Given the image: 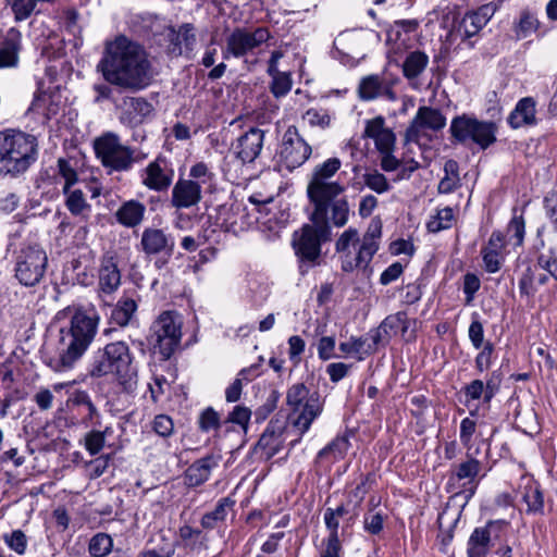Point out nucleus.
I'll return each mask as SVG.
<instances>
[{
  "instance_id": "obj_1",
  "label": "nucleus",
  "mask_w": 557,
  "mask_h": 557,
  "mask_svg": "<svg viewBox=\"0 0 557 557\" xmlns=\"http://www.w3.org/2000/svg\"><path fill=\"white\" fill-rule=\"evenodd\" d=\"M98 69L109 84L132 91L149 86L153 76L144 48L124 36L108 45Z\"/></svg>"
},
{
  "instance_id": "obj_2",
  "label": "nucleus",
  "mask_w": 557,
  "mask_h": 557,
  "mask_svg": "<svg viewBox=\"0 0 557 557\" xmlns=\"http://www.w3.org/2000/svg\"><path fill=\"white\" fill-rule=\"evenodd\" d=\"M39 144L36 136L15 128L0 132V177L17 178L37 161Z\"/></svg>"
},
{
  "instance_id": "obj_3",
  "label": "nucleus",
  "mask_w": 557,
  "mask_h": 557,
  "mask_svg": "<svg viewBox=\"0 0 557 557\" xmlns=\"http://www.w3.org/2000/svg\"><path fill=\"white\" fill-rule=\"evenodd\" d=\"M87 372L94 379L113 375L127 393L137 386V369L133 364L128 346L123 342L110 343L96 350Z\"/></svg>"
},
{
  "instance_id": "obj_4",
  "label": "nucleus",
  "mask_w": 557,
  "mask_h": 557,
  "mask_svg": "<svg viewBox=\"0 0 557 557\" xmlns=\"http://www.w3.org/2000/svg\"><path fill=\"white\" fill-rule=\"evenodd\" d=\"M332 231L329 225L320 226L305 224L295 231L292 247L300 263V269L313 268L321 262V245L331 239Z\"/></svg>"
},
{
  "instance_id": "obj_5",
  "label": "nucleus",
  "mask_w": 557,
  "mask_h": 557,
  "mask_svg": "<svg viewBox=\"0 0 557 557\" xmlns=\"http://www.w3.org/2000/svg\"><path fill=\"white\" fill-rule=\"evenodd\" d=\"M496 124L491 121H480L473 115L455 116L449 126L451 137L459 144H476L486 149L496 141Z\"/></svg>"
},
{
  "instance_id": "obj_6",
  "label": "nucleus",
  "mask_w": 557,
  "mask_h": 557,
  "mask_svg": "<svg viewBox=\"0 0 557 557\" xmlns=\"http://www.w3.org/2000/svg\"><path fill=\"white\" fill-rule=\"evenodd\" d=\"M341 166L342 161L338 158H330L313 168L307 186L310 202H319L321 207L324 199L343 195L344 185L333 180Z\"/></svg>"
},
{
  "instance_id": "obj_7",
  "label": "nucleus",
  "mask_w": 557,
  "mask_h": 557,
  "mask_svg": "<svg viewBox=\"0 0 557 557\" xmlns=\"http://www.w3.org/2000/svg\"><path fill=\"white\" fill-rule=\"evenodd\" d=\"M287 405L298 412L294 424L305 434L323 410V400L318 392L310 393L304 383L292 385L286 395Z\"/></svg>"
},
{
  "instance_id": "obj_8",
  "label": "nucleus",
  "mask_w": 557,
  "mask_h": 557,
  "mask_svg": "<svg viewBox=\"0 0 557 557\" xmlns=\"http://www.w3.org/2000/svg\"><path fill=\"white\" fill-rule=\"evenodd\" d=\"M94 149L101 164L110 172L128 171L136 161L135 151L124 146L114 133H106L94 141Z\"/></svg>"
},
{
  "instance_id": "obj_9",
  "label": "nucleus",
  "mask_w": 557,
  "mask_h": 557,
  "mask_svg": "<svg viewBox=\"0 0 557 557\" xmlns=\"http://www.w3.org/2000/svg\"><path fill=\"white\" fill-rule=\"evenodd\" d=\"M47 264V253L39 245H24L16 252L15 277L25 286H35L42 280Z\"/></svg>"
},
{
  "instance_id": "obj_10",
  "label": "nucleus",
  "mask_w": 557,
  "mask_h": 557,
  "mask_svg": "<svg viewBox=\"0 0 557 557\" xmlns=\"http://www.w3.org/2000/svg\"><path fill=\"white\" fill-rule=\"evenodd\" d=\"M182 321L180 315H159L151 326L150 343L154 354H159L163 360L169 359L182 337Z\"/></svg>"
},
{
  "instance_id": "obj_11",
  "label": "nucleus",
  "mask_w": 557,
  "mask_h": 557,
  "mask_svg": "<svg viewBox=\"0 0 557 557\" xmlns=\"http://www.w3.org/2000/svg\"><path fill=\"white\" fill-rule=\"evenodd\" d=\"M381 234V224H371L367 232L363 234L360 245H358L356 249L349 250L348 253H345L342 257V270L344 272H366L373 256L380 248L379 239Z\"/></svg>"
},
{
  "instance_id": "obj_12",
  "label": "nucleus",
  "mask_w": 557,
  "mask_h": 557,
  "mask_svg": "<svg viewBox=\"0 0 557 557\" xmlns=\"http://www.w3.org/2000/svg\"><path fill=\"white\" fill-rule=\"evenodd\" d=\"M271 38L270 32L265 27L255 29L246 27H236L225 39V49L223 55L243 58Z\"/></svg>"
},
{
  "instance_id": "obj_13",
  "label": "nucleus",
  "mask_w": 557,
  "mask_h": 557,
  "mask_svg": "<svg viewBox=\"0 0 557 557\" xmlns=\"http://www.w3.org/2000/svg\"><path fill=\"white\" fill-rule=\"evenodd\" d=\"M509 522L506 520H488L484 525L476 527L467 542V557H486L494 545V541L500 539Z\"/></svg>"
},
{
  "instance_id": "obj_14",
  "label": "nucleus",
  "mask_w": 557,
  "mask_h": 557,
  "mask_svg": "<svg viewBox=\"0 0 557 557\" xmlns=\"http://www.w3.org/2000/svg\"><path fill=\"white\" fill-rule=\"evenodd\" d=\"M311 203L313 205L311 221L315 225H329L331 227L330 224H332L335 227H343L347 224L350 209L345 197L326 198L321 207L319 202Z\"/></svg>"
},
{
  "instance_id": "obj_15",
  "label": "nucleus",
  "mask_w": 557,
  "mask_h": 557,
  "mask_svg": "<svg viewBox=\"0 0 557 557\" xmlns=\"http://www.w3.org/2000/svg\"><path fill=\"white\" fill-rule=\"evenodd\" d=\"M445 125L446 117L438 109L422 106L406 129L405 139L407 143H419L421 138L428 137V131L438 132Z\"/></svg>"
},
{
  "instance_id": "obj_16",
  "label": "nucleus",
  "mask_w": 557,
  "mask_h": 557,
  "mask_svg": "<svg viewBox=\"0 0 557 557\" xmlns=\"http://www.w3.org/2000/svg\"><path fill=\"white\" fill-rule=\"evenodd\" d=\"M86 351L87 348L83 344L71 338L62 329L57 354L49 357L46 364L54 372H66L75 367Z\"/></svg>"
},
{
  "instance_id": "obj_17",
  "label": "nucleus",
  "mask_w": 557,
  "mask_h": 557,
  "mask_svg": "<svg viewBox=\"0 0 557 557\" xmlns=\"http://www.w3.org/2000/svg\"><path fill=\"white\" fill-rule=\"evenodd\" d=\"M311 146L300 136L297 128L290 126L283 136L281 158L288 170L302 165L311 156Z\"/></svg>"
},
{
  "instance_id": "obj_18",
  "label": "nucleus",
  "mask_w": 557,
  "mask_h": 557,
  "mask_svg": "<svg viewBox=\"0 0 557 557\" xmlns=\"http://www.w3.org/2000/svg\"><path fill=\"white\" fill-rule=\"evenodd\" d=\"M265 132L258 127H250L240 135L233 149L237 159L243 163L253 162L261 153L264 145Z\"/></svg>"
},
{
  "instance_id": "obj_19",
  "label": "nucleus",
  "mask_w": 557,
  "mask_h": 557,
  "mask_svg": "<svg viewBox=\"0 0 557 557\" xmlns=\"http://www.w3.org/2000/svg\"><path fill=\"white\" fill-rule=\"evenodd\" d=\"M397 79L387 78L385 75H369L363 77L358 86V94L362 100H373L379 97H385L388 100H396V94L393 89Z\"/></svg>"
},
{
  "instance_id": "obj_20",
  "label": "nucleus",
  "mask_w": 557,
  "mask_h": 557,
  "mask_svg": "<svg viewBox=\"0 0 557 557\" xmlns=\"http://www.w3.org/2000/svg\"><path fill=\"white\" fill-rule=\"evenodd\" d=\"M201 200L199 182L180 178L172 188L171 205L177 210L197 206Z\"/></svg>"
},
{
  "instance_id": "obj_21",
  "label": "nucleus",
  "mask_w": 557,
  "mask_h": 557,
  "mask_svg": "<svg viewBox=\"0 0 557 557\" xmlns=\"http://www.w3.org/2000/svg\"><path fill=\"white\" fill-rule=\"evenodd\" d=\"M222 456L211 453L194 461L185 471V483L190 487H197L207 482L213 469L218 468Z\"/></svg>"
},
{
  "instance_id": "obj_22",
  "label": "nucleus",
  "mask_w": 557,
  "mask_h": 557,
  "mask_svg": "<svg viewBox=\"0 0 557 557\" xmlns=\"http://www.w3.org/2000/svg\"><path fill=\"white\" fill-rule=\"evenodd\" d=\"M22 51V33L15 28H9L0 42V70L16 69L20 64Z\"/></svg>"
},
{
  "instance_id": "obj_23",
  "label": "nucleus",
  "mask_w": 557,
  "mask_h": 557,
  "mask_svg": "<svg viewBox=\"0 0 557 557\" xmlns=\"http://www.w3.org/2000/svg\"><path fill=\"white\" fill-rule=\"evenodd\" d=\"M97 327V315H72L71 325L65 334L88 349L96 336Z\"/></svg>"
},
{
  "instance_id": "obj_24",
  "label": "nucleus",
  "mask_w": 557,
  "mask_h": 557,
  "mask_svg": "<svg viewBox=\"0 0 557 557\" xmlns=\"http://www.w3.org/2000/svg\"><path fill=\"white\" fill-rule=\"evenodd\" d=\"M63 106L62 95L59 90H40L34 98L29 111L50 120L59 114Z\"/></svg>"
},
{
  "instance_id": "obj_25",
  "label": "nucleus",
  "mask_w": 557,
  "mask_h": 557,
  "mask_svg": "<svg viewBox=\"0 0 557 557\" xmlns=\"http://www.w3.org/2000/svg\"><path fill=\"white\" fill-rule=\"evenodd\" d=\"M153 111L150 102L141 97H126L122 102L121 121L127 125L140 124Z\"/></svg>"
},
{
  "instance_id": "obj_26",
  "label": "nucleus",
  "mask_w": 557,
  "mask_h": 557,
  "mask_svg": "<svg viewBox=\"0 0 557 557\" xmlns=\"http://www.w3.org/2000/svg\"><path fill=\"white\" fill-rule=\"evenodd\" d=\"M172 180V171H168L165 161L158 158L146 166L143 184L149 189L160 191L166 189L171 185Z\"/></svg>"
},
{
  "instance_id": "obj_27",
  "label": "nucleus",
  "mask_w": 557,
  "mask_h": 557,
  "mask_svg": "<svg viewBox=\"0 0 557 557\" xmlns=\"http://www.w3.org/2000/svg\"><path fill=\"white\" fill-rule=\"evenodd\" d=\"M140 245L147 255H171L174 247L171 237L159 228H146L141 234Z\"/></svg>"
},
{
  "instance_id": "obj_28",
  "label": "nucleus",
  "mask_w": 557,
  "mask_h": 557,
  "mask_svg": "<svg viewBox=\"0 0 557 557\" xmlns=\"http://www.w3.org/2000/svg\"><path fill=\"white\" fill-rule=\"evenodd\" d=\"M98 285L101 295H111L121 285V272L112 256H106L101 261Z\"/></svg>"
},
{
  "instance_id": "obj_29",
  "label": "nucleus",
  "mask_w": 557,
  "mask_h": 557,
  "mask_svg": "<svg viewBox=\"0 0 557 557\" xmlns=\"http://www.w3.org/2000/svg\"><path fill=\"white\" fill-rule=\"evenodd\" d=\"M508 123L512 128L535 125L537 123L536 101L532 97L520 99L509 114Z\"/></svg>"
},
{
  "instance_id": "obj_30",
  "label": "nucleus",
  "mask_w": 557,
  "mask_h": 557,
  "mask_svg": "<svg viewBox=\"0 0 557 557\" xmlns=\"http://www.w3.org/2000/svg\"><path fill=\"white\" fill-rule=\"evenodd\" d=\"M411 327V321L407 315H386L383 322L374 332V342L386 344L392 335L400 333L406 336L408 330Z\"/></svg>"
},
{
  "instance_id": "obj_31",
  "label": "nucleus",
  "mask_w": 557,
  "mask_h": 557,
  "mask_svg": "<svg viewBox=\"0 0 557 557\" xmlns=\"http://www.w3.org/2000/svg\"><path fill=\"white\" fill-rule=\"evenodd\" d=\"M380 342H374V332L371 330L363 336L350 337L348 341L339 344L338 348L342 352L347 355H359V359H362V355L369 356L376 351Z\"/></svg>"
},
{
  "instance_id": "obj_32",
  "label": "nucleus",
  "mask_w": 557,
  "mask_h": 557,
  "mask_svg": "<svg viewBox=\"0 0 557 557\" xmlns=\"http://www.w3.org/2000/svg\"><path fill=\"white\" fill-rule=\"evenodd\" d=\"M283 429L277 422L270 421L264 432L260 436L257 448L260 449L267 458L275 456L282 448Z\"/></svg>"
},
{
  "instance_id": "obj_33",
  "label": "nucleus",
  "mask_w": 557,
  "mask_h": 557,
  "mask_svg": "<svg viewBox=\"0 0 557 557\" xmlns=\"http://www.w3.org/2000/svg\"><path fill=\"white\" fill-rule=\"evenodd\" d=\"M145 212L146 207L141 202L129 200L117 209L115 216L123 226L135 227L141 223Z\"/></svg>"
},
{
  "instance_id": "obj_34",
  "label": "nucleus",
  "mask_w": 557,
  "mask_h": 557,
  "mask_svg": "<svg viewBox=\"0 0 557 557\" xmlns=\"http://www.w3.org/2000/svg\"><path fill=\"white\" fill-rule=\"evenodd\" d=\"M522 500L527 504L528 515H543L544 495L537 482L528 481L521 491Z\"/></svg>"
},
{
  "instance_id": "obj_35",
  "label": "nucleus",
  "mask_w": 557,
  "mask_h": 557,
  "mask_svg": "<svg viewBox=\"0 0 557 557\" xmlns=\"http://www.w3.org/2000/svg\"><path fill=\"white\" fill-rule=\"evenodd\" d=\"M235 505V500L231 497L220 498L214 509L205 513L201 518V527L206 530L214 529L219 522L226 519L227 512Z\"/></svg>"
},
{
  "instance_id": "obj_36",
  "label": "nucleus",
  "mask_w": 557,
  "mask_h": 557,
  "mask_svg": "<svg viewBox=\"0 0 557 557\" xmlns=\"http://www.w3.org/2000/svg\"><path fill=\"white\" fill-rule=\"evenodd\" d=\"M481 469V461L473 457L472 454L468 453L467 459L454 467L450 480H466L468 483H472L480 475Z\"/></svg>"
},
{
  "instance_id": "obj_37",
  "label": "nucleus",
  "mask_w": 557,
  "mask_h": 557,
  "mask_svg": "<svg viewBox=\"0 0 557 557\" xmlns=\"http://www.w3.org/2000/svg\"><path fill=\"white\" fill-rule=\"evenodd\" d=\"M349 448V441L346 436H336L330 444L322 448L317 456V462H333L344 458Z\"/></svg>"
},
{
  "instance_id": "obj_38",
  "label": "nucleus",
  "mask_w": 557,
  "mask_h": 557,
  "mask_svg": "<svg viewBox=\"0 0 557 557\" xmlns=\"http://www.w3.org/2000/svg\"><path fill=\"white\" fill-rule=\"evenodd\" d=\"M428 63L429 57L424 52H410L403 64L404 75L410 79L416 78L424 71Z\"/></svg>"
},
{
  "instance_id": "obj_39",
  "label": "nucleus",
  "mask_w": 557,
  "mask_h": 557,
  "mask_svg": "<svg viewBox=\"0 0 557 557\" xmlns=\"http://www.w3.org/2000/svg\"><path fill=\"white\" fill-rule=\"evenodd\" d=\"M66 195V208L73 215L87 216L91 210L90 205L87 202L85 195L81 189H69Z\"/></svg>"
},
{
  "instance_id": "obj_40",
  "label": "nucleus",
  "mask_w": 557,
  "mask_h": 557,
  "mask_svg": "<svg viewBox=\"0 0 557 557\" xmlns=\"http://www.w3.org/2000/svg\"><path fill=\"white\" fill-rule=\"evenodd\" d=\"M455 221L453 208L445 207L436 210V213L430 218L426 227L431 233H438L443 230L450 228Z\"/></svg>"
},
{
  "instance_id": "obj_41",
  "label": "nucleus",
  "mask_w": 557,
  "mask_h": 557,
  "mask_svg": "<svg viewBox=\"0 0 557 557\" xmlns=\"http://www.w3.org/2000/svg\"><path fill=\"white\" fill-rule=\"evenodd\" d=\"M444 172L445 176L440 181L437 189L441 194H448L454 191L460 182L458 163L454 160L446 161Z\"/></svg>"
},
{
  "instance_id": "obj_42",
  "label": "nucleus",
  "mask_w": 557,
  "mask_h": 557,
  "mask_svg": "<svg viewBox=\"0 0 557 557\" xmlns=\"http://www.w3.org/2000/svg\"><path fill=\"white\" fill-rule=\"evenodd\" d=\"M361 238L359 236V232L349 227L344 231L335 243V251L339 253L342 258L345 253H348L349 250L356 249L358 245H360Z\"/></svg>"
},
{
  "instance_id": "obj_43",
  "label": "nucleus",
  "mask_w": 557,
  "mask_h": 557,
  "mask_svg": "<svg viewBox=\"0 0 557 557\" xmlns=\"http://www.w3.org/2000/svg\"><path fill=\"white\" fill-rule=\"evenodd\" d=\"M113 547V540L107 533L95 534L89 542L88 552L92 557H104L110 554Z\"/></svg>"
},
{
  "instance_id": "obj_44",
  "label": "nucleus",
  "mask_w": 557,
  "mask_h": 557,
  "mask_svg": "<svg viewBox=\"0 0 557 557\" xmlns=\"http://www.w3.org/2000/svg\"><path fill=\"white\" fill-rule=\"evenodd\" d=\"M386 518L387 516L382 511L369 509L363 516V530L371 535L380 534L383 531Z\"/></svg>"
},
{
  "instance_id": "obj_45",
  "label": "nucleus",
  "mask_w": 557,
  "mask_h": 557,
  "mask_svg": "<svg viewBox=\"0 0 557 557\" xmlns=\"http://www.w3.org/2000/svg\"><path fill=\"white\" fill-rule=\"evenodd\" d=\"M110 433V428H106L103 431L92 430L85 435L84 446L86 450L95 456L103 448L106 443V436Z\"/></svg>"
},
{
  "instance_id": "obj_46",
  "label": "nucleus",
  "mask_w": 557,
  "mask_h": 557,
  "mask_svg": "<svg viewBox=\"0 0 557 557\" xmlns=\"http://www.w3.org/2000/svg\"><path fill=\"white\" fill-rule=\"evenodd\" d=\"M72 401L75 406L85 407L87 410V416L83 420L85 423L91 422L95 418L99 417V411L86 391H75L72 396Z\"/></svg>"
},
{
  "instance_id": "obj_47",
  "label": "nucleus",
  "mask_w": 557,
  "mask_h": 557,
  "mask_svg": "<svg viewBox=\"0 0 557 557\" xmlns=\"http://www.w3.org/2000/svg\"><path fill=\"white\" fill-rule=\"evenodd\" d=\"M362 180L367 187L377 194H384L391 189V185L385 175L376 170L364 173Z\"/></svg>"
},
{
  "instance_id": "obj_48",
  "label": "nucleus",
  "mask_w": 557,
  "mask_h": 557,
  "mask_svg": "<svg viewBox=\"0 0 557 557\" xmlns=\"http://www.w3.org/2000/svg\"><path fill=\"white\" fill-rule=\"evenodd\" d=\"M485 25L478 12L473 11L465 15L460 23L459 32H462L465 37L470 38L476 35Z\"/></svg>"
},
{
  "instance_id": "obj_49",
  "label": "nucleus",
  "mask_w": 557,
  "mask_h": 557,
  "mask_svg": "<svg viewBox=\"0 0 557 557\" xmlns=\"http://www.w3.org/2000/svg\"><path fill=\"white\" fill-rule=\"evenodd\" d=\"M171 40L175 46L184 45L186 50H193L196 42L194 26L191 24L182 25L177 33H173V38Z\"/></svg>"
},
{
  "instance_id": "obj_50",
  "label": "nucleus",
  "mask_w": 557,
  "mask_h": 557,
  "mask_svg": "<svg viewBox=\"0 0 557 557\" xmlns=\"http://www.w3.org/2000/svg\"><path fill=\"white\" fill-rule=\"evenodd\" d=\"M293 86V79L289 72L272 78L270 83V90L275 98L284 97L289 92Z\"/></svg>"
},
{
  "instance_id": "obj_51",
  "label": "nucleus",
  "mask_w": 557,
  "mask_h": 557,
  "mask_svg": "<svg viewBox=\"0 0 557 557\" xmlns=\"http://www.w3.org/2000/svg\"><path fill=\"white\" fill-rule=\"evenodd\" d=\"M4 543L16 554L23 555L27 548V537L21 530H14L3 535Z\"/></svg>"
},
{
  "instance_id": "obj_52",
  "label": "nucleus",
  "mask_w": 557,
  "mask_h": 557,
  "mask_svg": "<svg viewBox=\"0 0 557 557\" xmlns=\"http://www.w3.org/2000/svg\"><path fill=\"white\" fill-rule=\"evenodd\" d=\"M16 21H24L30 16L38 0H8Z\"/></svg>"
},
{
  "instance_id": "obj_53",
  "label": "nucleus",
  "mask_w": 557,
  "mask_h": 557,
  "mask_svg": "<svg viewBox=\"0 0 557 557\" xmlns=\"http://www.w3.org/2000/svg\"><path fill=\"white\" fill-rule=\"evenodd\" d=\"M58 170L60 176L64 180L63 193H67L72 185L77 182V172L65 159H59Z\"/></svg>"
},
{
  "instance_id": "obj_54",
  "label": "nucleus",
  "mask_w": 557,
  "mask_h": 557,
  "mask_svg": "<svg viewBox=\"0 0 557 557\" xmlns=\"http://www.w3.org/2000/svg\"><path fill=\"white\" fill-rule=\"evenodd\" d=\"M508 234L516 239V245H521L524 238L525 223L521 214L513 210L512 219L507 226Z\"/></svg>"
},
{
  "instance_id": "obj_55",
  "label": "nucleus",
  "mask_w": 557,
  "mask_h": 557,
  "mask_svg": "<svg viewBox=\"0 0 557 557\" xmlns=\"http://www.w3.org/2000/svg\"><path fill=\"white\" fill-rule=\"evenodd\" d=\"M539 22L534 15L531 13H523L520 17V21L517 25V36L519 38H525L530 34L534 33L537 29Z\"/></svg>"
},
{
  "instance_id": "obj_56",
  "label": "nucleus",
  "mask_w": 557,
  "mask_h": 557,
  "mask_svg": "<svg viewBox=\"0 0 557 557\" xmlns=\"http://www.w3.org/2000/svg\"><path fill=\"white\" fill-rule=\"evenodd\" d=\"M304 119L312 126H320L325 128L331 123V115L326 110L323 109H309Z\"/></svg>"
},
{
  "instance_id": "obj_57",
  "label": "nucleus",
  "mask_w": 557,
  "mask_h": 557,
  "mask_svg": "<svg viewBox=\"0 0 557 557\" xmlns=\"http://www.w3.org/2000/svg\"><path fill=\"white\" fill-rule=\"evenodd\" d=\"M251 418V410L245 406H235L228 414V421L238 424L245 432Z\"/></svg>"
},
{
  "instance_id": "obj_58",
  "label": "nucleus",
  "mask_w": 557,
  "mask_h": 557,
  "mask_svg": "<svg viewBox=\"0 0 557 557\" xmlns=\"http://www.w3.org/2000/svg\"><path fill=\"white\" fill-rule=\"evenodd\" d=\"M152 428L158 435L169 437L173 433L174 423L169 416L158 414L153 419Z\"/></svg>"
},
{
  "instance_id": "obj_59",
  "label": "nucleus",
  "mask_w": 557,
  "mask_h": 557,
  "mask_svg": "<svg viewBox=\"0 0 557 557\" xmlns=\"http://www.w3.org/2000/svg\"><path fill=\"white\" fill-rule=\"evenodd\" d=\"M199 426L205 432L219 429V426H220L219 413L215 410H213L212 408H207L200 414Z\"/></svg>"
},
{
  "instance_id": "obj_60",
  "label": "nucleus",
  "mask_w": 557,
  "mask_h": 557,
  "mask_svg": "<svg viewBox=\"0 0 557 557\" xmlns=\"http://www.w3.org/2000/svg\"><path fill=\"white\" fill-rule=\"evenodd\" d=\"M545 215L550 220L554 230L557 232V193L552 190L544 197Z\"/></svg>"
},
{
  "instance_id": "obj_61",
  "label": "nucleus",
  "mask_w": 557,
  "mask_h": 557,
  "mask_svg": "<svg viewBox=\"0 0 557 557\" xmlns=\"http://www.w3.org/2000/svg\"><path fill=\"white\" fill-rule=\"evenodd\" d=\"M385 120L383 116H375L371 120L366 121L363 137L375 139L385 129Z\"/></svg>"
},
{
  "instance_id": "obj_62",
  "label": "nucleus",
  "mask_w": 557,
  "mask_h": 557,
  "mask_svg": "<svg viewBox=\"0 0 557 557\" xmlns=\"http://www.w3.org/2000/svg\"><path fill=\"white\" fill-rule=\"evenodd\" d=\"M395 134L386 127L375 139L374 144L380 152H392L395 147Z\"/></svg>"
},
{
  "instance_id": "obj_63",
  "label": "nucleus",
  "mask_w": 557,
  "mask_h": 557,
  "mask_svg": "<svg viewBox=\"0 0 557 557\" xmlns=\"http://www.w3.org/2000/svg\"><path fill=\"white\" fill-rule=\"evenodd\" d=\"M519 288L522 294L531 295L536 289L535 269L528 267L519 280Z\"/></svg>"
},
{
  "instance_id": "obj_64",
  "label": "nucleus",
  "mask_w": 557,
  "mask_h": 557,
  "mask_svg": "<svg viewBox=\"0 0 557 557\" xmlns=\"http://www.w3.org/2000/svg\"><path fill=\"white\" fill-rule=\"evenodd\" d=\"M537 265L549 273L557 281V257L552 252L541 253L537 258Z\"/></svg>"
}]
</instances>
